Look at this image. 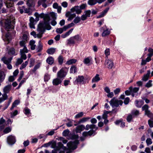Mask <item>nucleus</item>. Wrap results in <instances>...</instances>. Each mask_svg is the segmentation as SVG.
<instances>
[{"mask_svg":"<svg viewBox=\"0 0 153 153\" xmlns=\"http://www.w3.org/2000/svg\"><path fill=\"white\" fill-rule=\"evenodd\" d=\"M34 15L36 17V21H38L39 20V18H43L44 22L40 23L38 25L37 30L39 32V34H36L35 32L33 31L30 34L35 38H41L45 29L50 30L51 28V26L49 25L50 18L48 15L45 14L43 13L39 14L38 13L36 12Z\"/></svg>","mask_w":153,"mask_h":153,"instance_id":"nucleus-1","label":"nucleus"},{"mask_svg":"<svg viewBox=\"0 0 153 153\" xmlns=\"http://www.w3.org/2000/svg\"><path fill=\"white\" fill-rule=\"evenodd\" d=\"M14 19L13 17H10L6 20L4 27L6 29H13L14 24Z\"/></svg>","mask_w":153,"mask_h":153,"instance_id":"nucleus-2","label":"nucleus"},{"mask_svg":"<svg viewBox=\"0 0 153 153\" xmlns=\"http://www.w3.org/2000/svg\"><path fill=\"white\" fill-rule=\"evenodd\" d=\"M78 143V141L77 140H76L74 142H69L67 144V146L68 149L69 150H74L76 149L77 147V145ZM71 151H70V152Z\"/></svg>","mask_w":153,"mask_h":153,"instance_id":"nucleus-3","label":"nucleus"},{"mask_svg":"<svg viewBox=\"0 0 153 153\" xmlns=\"http://www.w3.org/2000/svg\"><path fill=\"white\" fill-rule=\"evenodd\" d=\"M110 103L111 105L113 107H117L119 105H122L123 103V102L122 100H118L114 98L111 100Z\"/></svg>","mask_w":153,"mask_h":153,"instance_id":"nucleus-4","label":"nucleus"},{"mask_svg":"<svg viewBox=\"0 0 153 153\" xmlns=\"http://www.w3.org/2000/svg\"><path fill=\"white\" fill-rule=\"evenodd\" d=\"M62 134L64 136L67 137L68 139H76L78 137L77 135H74L71 136L69 131L68 129L64 130Z\"/></svg>","mask_w":153,"mask_h":153,"instance_id":"nucleus-5","label":"nucleus"},{"mask_svg":"<svg viewBox=\"0 0 153 153\" xmlns=\"http://www.w3.org/2000/svg\"><path fill=\"white\" fill-rule=\"evenodd\" d=\"M11 58H8L5 57H3L1 59V60L4 63L7 65V68L9 69H11L12 68V65L10 64L11 62Z\"/></svg>","mask_w":153,"mask_h":153,"instance_id":"nucleus-6","label":"nucleus"},{"mask_svg":"<svg viewBox=\"0 0 153 153\" xmlns=\"http://www.w3.org/2000/svg\"><path fill=\"white\" fill-rule=\"evenodd\" d=\"M84 78L83 76L79 75L76 77V79L74 81V83L75 84H84Z\"/></svg>","mask_w":153,"mask_h":153,"instance_id":"nucleus-7","label":"nucleus"},{"mask_svg":"<svg viewBox=\"0 0 153 153\" xmlns=\"http://www.w3.org/2000/svg\"><path fill=\"white\" fill-rule=\"evenodd\" d=\"M101 31L102 32V36H105L108 35L110 33V31L105 26L101 28Z\"/></svg>","mask_w":153,"mask_h":153,"instance_id":"nucleus-8","label":"nucleus"},{"mask_svg":"<svg viewBox=\"0 0 153 153\" xmlns=\"http://www.w3.org/2000/svg\"><path fill=\"white\" fill-rule=\"evenodd\" d=\"M67 73L65 71L64 68H62L57 73V77L60 79L63 78L65 77Z\"/></svg>","mask_w":153,"mask_h":153,"instance_id":"nucleus-9","label":"nucleus"},{"mask_svg":"<svg viewBox=\"0 0 153 153\" xmlns=\"http://www.w3.org/2000/svg\"><path fill=\"white\" fill-rule=\"evenodd\" d=\"M149 106L147 105H145L142 107V110L143 111H145V114L147 115L149 117H151L152 115V113L150 112V111L148 109Z\"/></svg>","mask_w":153,"mask_h":153,"instance_id":"nucleus-10","label":"nucleus"},{"mask_svg":"<svg viewBox=\"0 0 153 153\" xmlns=\"http://www.w3.org/2000/svg\"><path fill=\"white\" fill-rule=\"evenodd\" d=\"M105 65L109 69H112L114 67V63L111 60L106 59L105 61Z\"/></svg>","mask_w":153,"mask_h":153,"instance_id":"nucleus-11","label":"nucleus"},{"mask_svg":"<svg viewBox=\"0 0 153 153\" xmlns=\"http://www.w3.org/2000/svg\"><path fill=\"white\" fill-rule=\"evenodd\" d=\"M92 58L89 56L85 58L83 61L84 63L87 65H89L92 64Z\"/></svg>","mask_w":153,"mask_h":153,"instance_id":"nucleus-12","label":"nucleus"},{"mask_svg":"<svg viewBox=\"0 0 153 153\" xmlns=\"http://www.w3.org/2000/svg\"><path fill=\"white\" fill-rule=\"evenodd\" d=\"M58 147L56 149L53 150L52 151V153H57V151H59L60 149L62 148L63 149L65 150L66 149L65 147H64L63 145L61 142H59L58 143Z\"/></svg>","mask_w":153,"mask_h":153,"instance_id":"nucleus-13","label":"nucleus"},{"mask_svg":"<svg viewBox=\"0 0 153 153\" xmlns=\"http://www.w3.org/2000/svg\"><path fill=\"white\" fill-rule=\"evenodd\" d=\"M71 11L72 12L75 11L77 14H80L81 12V10L80 7L78 6H76L72 8L71 9Z\"/></svg>","mask_w":153,"mask_h":153,"instance_id":"nucleus-14","label":"nucleus"},{"mask_svg":"<svg viewBox=\"0 0 153 153\" xmlns=\"http://www.w3.org/2000/svg\"><path fill=\"white\" fill-rule=\"evenodd\" d=\"M62 81V80L57 77L53 79L52 83L54 85H58L61 83Z\"/></svg>","mask_w":153,"mask_h":153,"instance_id":"nucleus-15","label":"nucleus"},{"mask_svg":"<svg viewBox=\"0 0 153 153\" xmlns=\"http://www.w3.org/2000/svg\"><path fill=\"white\" fill-rule=\"evenodd\" d=\"M65 16L68 18V20L69 21L72 20L75 17L76 14L74 13L71 14L70 12H68L66 13Z\"/></svg>","mask_w":153,"mask_h":153,"instance_id":"nucleus-16","label":"nucleus"},{"mask_svg":"<svg viewBox=\"0 0 153 153\" xmlns=\"http://www.w3.org/2000/svg\"><path fill=\"white\" fill-rule=\"evenodd\" d=\"M7 141L9 144H14L16 142L15 137L12 136H9L7 138Z\"/></svg>","mask_w":153,"mask_h":153,"instance_id":"nucleus-17","label":"nucleus"},{"mask_svg":"<svg viewBox=\"0 0 153 153\" xmlns=\"http://www.w3.org/2000/svg\"><path fill=\"white\" fill-rule=\"evenodd\" d=\"M85 128V126L83 125L77 126L76 129L75 131L76 133H80Z\"/></svg>","mask_w":153,"mask_h":153,"instance_id":"nucleus-18","label":"nucleus"},{"mask_svg":"<svg viewBox=\"0 0 153 153\" xmlns=\"http://www.w3.org/2000/svg\"><path fill=\"white\" fill-rule=\"evenodd\" d=\"M11 88V85H8L5 86L3 89L4 93L5 94L8 93L10 91Z\"/></svg>","mask_w":153,"mask_h":153,"instance_id":"nucleus-19","label":"nucleus"},{"mask_svg":"<svg viewBox=\"0 0 153 153\" xmlns=\"http://www.w3.org/2000/svg\"><path fill=\"white\" fill-rule=\"evenodd\" d=\"M5 76V75L4 72L0 70V86L1 85V83L4 80Z\"/></svg>","mask_w":153,"mask_h":153,"instance_id":"nucleus-20","label":"nucleus"},{"mask_svg":"<svg viewBox=\"0 0 153 153\" xmlns=\"http://www.w3.org/2000/svg\"><path fill=\"white\" fill-rule=\"evenodd\" d=\"M36 20H35L32 17H31L30 19L29 26L31 28H35L34 26L35 24L34 22Z\"/></svg>","mask_w":153,"mask_h":153,"instance_id":"nucleus-21","label":"nucleus"},{"mask_svg":"<svg viewBox=\"0 0 153 153\" xmlns=\"http://www.w3.org/2000/svg\"><path fill=\"white\" fill-rule=\"evenodd\" d=\"M73 30V28L71 29L69 31H68V32H66L65 33L62 34L61 36V37L63 38H65L69 36L70 35V34L72 33Z\"/></svg>","mask_w":153,"mask_h":153,"instance_id":"nucleus-22","label":"nucleus"},{"mask_svg":"<svg viewBox=\"0 0 153 153\" xmlns=\"http://www.w3.org/2000/svg\"><path fill=\"white\" fill-rule=\"evenodd\" d=\"M100 79L99 77V75L98 74H97L96 76L93 78L92 80V83L97 82L100 80Z\"/></svg>","mask_w":153,"mask_h":153,"instance_id":"nucleus-23","label":"nucleus"},{"mask_svg":"<svg viewBox=\"0 0 153 153\" xmlns=\"http://www.w3.org/2000/svg\"><path fill=\"white\" fill-rule=\"evenodd\" d=\"M35 41L33 40H31L29 43V45L30 46V48L32 50H34L35 49L36 45L35 44Z\"/></svg>","mask_w":153,"mask_h":153,"instance_id":"nucleus-24","label":"nucleus"},{"mask_svg":"<svg viewBox=\"0 0 153 153\" xmlns=\"http://www.w3.org/2000/svg\"><path fill=\"white\" fill-rule=\"evenodd\" d=\"M109 10V8H107L103 11L102 12L100 15L97 16V18H99L103 17L107 13Z\"/></svg>","mask_w":153,"mask_h":153,"instance_id":"nucleus-25","label":"nucleus"},{"mask_svg":"<svg viewBox=\"0 0 153 153\" xmlns=\"http://www.w3.org/2000/svg\"><path fill=\"white\" fill-rule=\"evenodd\" d=\"M94 133L92 130H91L88 132L85 131L82 133V135L84 137L87 136L88 135H91Z\"/></svg>","mask_w":153,"mask_h":153,"instance_id":"nucleus-26","label":"nucleus"},{"mask_svg":"<svg viewBox=\"0 0 153 153\" xmlns=\"http://www.w3.org/2000/svg\"><path fill=\"white\" fill-rule=\"evenodd\" d=\"M90 118L89 117H85L80 119L78 121V123L80 124L81 123H84L88 121Z\"/></svg>","mask_w":153,"mask_h":153,"instance_id":"nucleus-27","label":"nucleus"},{"mask_svg":"<svg viewBox=\"0 0 153 153\" xmlns=\"http://www.w3.org/2000/svg\"><path fill=\"white\" fill-rule=\"evenodd\" d=\"M139 89V88L135 87L134 88H133L131 87V94H132V96L133 97H134V93H136L137 92H138Z\"/></svg>","mask_w":153,"mask_h":153,"instance_id":"nucleus-28","label":"nucleus"},{"mask_svg":"<svg viewBox=\"0 0 153 153\" xmlns=\"http://www.w3.org/2000/svg\"><path fill=\"white\" fill-rule=\"evenodd\" d=\"M144 102L142 101H138L136 100L135 101L136 106L138 108H140L143 104Z\"/></svg>","mask_w":153,"mask_h":153,"instance_id":"nucleus-29","label":"nucleus"},{"mask_svg":"<svg viewBox=\"0 0 153 153\" xmlns=\"http://www.w3.org/2000/svg\"><path fill=\"white\" fill-rule=\"evenodd\" d=\"M46 0H39L38 2V6H40L41 4L42 5V6L45 8L46 7V5L44 3Z\"/></svg>","mask_w":153,"mask_h":153,"instance_id":"nucleus-30","label":"nucleus"},{"mask_svg":"<svg viewBox=\"0 0 153 153\" xmlns=\"http://www.w3.org/2000/svg\"><path fill=\"white\" fill-rule=\"evenodd\" d=\"M96 128H97V127H96L95 125L94 124H92L91 125H87L86 126V130H88L89 129H94Z\"/></svg>","mask_w":153,"mask_h":153,"instance_id":"nucleus-31","label":"nucleus"},{"mask_svg":"<svg viewBox=\"0 0 153 153\" xmlns=\"http://www.w3.org/2000/svg\"><path fill=\"white\" fill-rule=\"evenodd\" d=\"M47 62L50 65H52L54 62V59L52 57L48 58L46 60Z\"/></svg>","mask_w":153,"mask_h":153,"instance_id":"nucleus-32","label":"nucleus"},{"mask_svg":"<svg viewBox=\"0 0 153 153\" xmlns=\"http://www.w3.org/2000/svg\"><path fill=\"white\" fill-rule=\"evenodd\" d=\"M66 30H65L64 26L62 28H57L56 29V31L58 33L61 34L63 33L64 31H65Z\"/></svg>","mask_w":153,"mask_h":153,"instance_id":"nucleus-33","label":"nucleus"},{"mask_svg":"<svg viewBox=\"0 0 153 153\" xmlns=\"http://www.w3.org/2000/svg\"><path fill=\"white\" fill-rule=\"evenodd\" d=\"M77 61V60L75 59H71L68 61L66 63V64L70 65L73 63H75Z\"/></svg>","mask_w":153,"mask_h":153,"instance_id":"nucleus-34","label":"nucleus"},{"mask_svg":"<svg viewBox=\"0 0 153 153\" xmlns=\"http://www.w3.org/2000/svg\"><path fill=\"white\" fill-rule=\"evenodd\" d=\"M20 103V101L19 100H16L14 101L12 104V107L11 108V109H13L14 108L16 107L18 104Z\"/></svg>","mask_w":153,"mask_h":153,"instance_id":"nucleus-35","label":"nucleus"},{"mask_svg":"<svg viewBox=\"0 0 153 153\" xmlns=\"http://www.w3.org/2000/svg\"><path fill=\"white\" fill-rule=\"evenodd\" d=\"M77 69L75 66H72L70 69V72L71 73H75L77 72Z\"/></svg>","mask_w":153,"mask_h":153,"instance_id":"nucleus-36","label":"nucleus"},{"mask_svg":"<svg viewBox=\"0 0 153 153\" xmlns=\"http://www.w3.org/2000/svg\"><path fill=\"white\" fill-rule=\"evenodd\" d=\"M97 2V0H89L88 4L90 5H93Z\"/></svg>","mask_w":153,"mask_h":153,"instance_id":"nucleus-37","label":"nucleus"},{"mask_svg":"<svg viewBox=\"0 0 153 153\" xmlns=\"http://www.w3.org/2000/svg\"><path fill=\"white\" fill-rule=\"evenodd\" d=\"M55 51V49L54 48H51L48 49L47 51V52L49 54H53Z\"/></svg>","mask_w":153,"mask_h":153,"instance_id":"nucleus-38","label":"nucleus"},{"mask_svg":"<svg viewBox=\"0 0 153 153\" xmlns=\"http://www.w3.org/2000/svg\"><path fill=\"white\" fill-rule=\"evenodd\" d=\"M41 64V62H39L34 67L33 69L32 70V71L33 72H35L37 69L39 68Z\"/></svg>","mask_w":153,"mask_h":153,"instance_id":"nucleus-39","label":"nucleus"},{"mask_svg":"<svg viewBox=\"0 0 153 153\" xmlns=\"http://www.w3.org/2000/svg\"><path fill=\"white\" fill-rule=\"evenodd\" d=\"M28 64V61H26L25 62L23 63L21 65L20 67V70H22V69L25 68L27 65Z\"/></svg>","mask_w":153,"mask_h":153,"instance_id":"nucleus-40","label":"nucleus"},{"mask_svg":"<svg viewBox=\"0 0 153 153\" xmlns=\"http://www.w3.org/2000/svg\"><path fill=\"white\" fill-rule=\"evenodd\" d=\"M150 74V71H148L147 74L144 76L143 78V80L144 81H146L148 79Z\"/></svg>","mask_w":153,"mask_h":153,"instance_id":"nucleus-41","label":"nucleus"},{"mask_svg":"<svg viewBox=\"0 0 153 153\" xmlns=\"http://www.w3.org/2000/svg\"><path fill=\"white\" fill-rule=\"evenodd\" d=\"M131 114L134 117L137 116L139 114V111L137 110H133L131 112Z\"/></svg>","mask_w":153,"mask_h":153,"instance_id":"nucleus-42","label":"nucleus"},{"mask_svg":"<svg viewBox=\"0 0 153 153\" xmlns=\"http://www.w3.org/2000/svg\"><path fill=\"white\" fill-rule=\"evenodd\" d=\"M110 111H104V113L102 116V118L103 119H107V114H108Z\"/></svg>","mask_w":153,"mask_h":153,"instance_id":"nucleus-43","label":"nucleus"},{"mask_svg":"<svg viewBox=\"0 0 153 153\" xmlns=\"http://www.w3.org/2000/svg\"><path fill=\"white\" fill-rule=\"evenodd\" d=\"M35 60L33 58H31L30 59V62L29 63V67L31 68L34 65L35 63Z\"/></svg>","mask_w":153,"mask_h":153,"instance_id":"nucleus-44","label":"nucleus"},{"mask_svg":"<svg viewBox=\"0 0 153 153\" xmlns=\"http://www.w3.org/2000/svg\"><path fill=\"white\" fill-rule=\"evenodd\" d=\"M21 57L22 59L25 60L27 58V56L25 54L22 52V51H20Z\"/></svg>","mask_w":153,"mask_h":153,"instance_id":"nucleus-45","label":"nucleus"},{"mask_svg":"<svg viewBox=\"0 0 153 153\" xmlns=\"http://www.w3.org/2000/svg\"><path fill=\"white\" fill-rule=\"evenodd\" d=\"M74 25V24L73 23H71L68 24L67 26H65V30H67L68 28H70L71 27H73Z\"/></svg>","mask_w":153,"mask_h":153,"instance_id":"nucleus-46","label":"nucleus"},{"mask_svg":"<svg viewBox=\"0 0 153 153\" xmlns=\"http://www.w3.org/2000/svg\"><path fill=\"white\" fill-rule=\"evenodd\" d=\"M81 20L80 18L79 17H76L74 20V22L75 23L77 24Z\"/></svg>","mask_w":153,"mask_h":153,"instance_id":"nucleus-47","label":"nucleus"},{"mask_svg":"<svg viewBox=\"0 0 153 153\" xmlns=\"http://www.w3.org/2000/svg\"><path fill=\"white\" fill-rule=\"evenodd\" d=\"M105 55L106 57L108 58V56L110 54V50L109 48L106 49L105 51Z\"/></svg>","mask_w":153,"mask_h":153,"instance_id":"nucleus-48","label":"nucleus"},{"mask_svg":"<svg viewBox=\"0 0 153 153\" xmlns=\"http://www.w3.org/2000/svg\"><path fill=\"white\" fill-rule=\"evenodd\" d=\"M146 142L147 146L150 145L152 143V140L150 138H147L146 140Z\"/></svg>","mask_w":153,"mask_h":153,"instance_id":"nucleus-49","label":"nucleus"},{"mask_svg":"<svg viewBox=\"0 0 153 153\" xmlns=\"http://www.w3.org/2000/svg\"><path fill=\"white\" fill-rule=\"evenodd\" d=\"M5 3L7 7L9 8L13 7V4L11 3H8L7 1H5Z\"/></svg>","mask_w":153,"mask_h":153,"instance_id":"nucleus-50","label":"nucleus"},{"mask_svg":"<svg viewBox=\"0 0 153 153\" xmlns=\"http://www.w3.org/2000/svg\"><path fill=\"white\" fill-rule=\"evenodd\" d=\"M24 74V72L22 71L20 72V76L18 79V81L19 82L23 77Z\"/></svg>","mask_w":153,"mask_h":153,"instance_id":"nucleus-51","label":"nucleus"},{"mask_svg":"<svg viewBox=\"0 0 153 153\" xmlns=\"http://www.w3.org/2000/svg\"><path fill=\"white\" fill-rule=\"evenodd\" d=\"M133 117H134L131 114H129L127 119V121L128 122H130Z\"/></svg>","mask_w":153,"mask_h":153,"instance_id":"nucleus-52","label":"nucleus"},{"mask_svg":"<svg viewBox=\"0 0 153 153\" xmlns=\"http://www.w3.org/2000/svg\"><path fill=\"white\" fill-rule=\"evenodd\" d=\"M83 115V113L82 112H80L77 114L75 116V118H78L82 117Z\"/></svg>","mask_w":153,"mask_h":153,"instance_id":"nucleus-53","label":"nucleus"},{"mask_svg":"<svg viewBox=\"0 0 153 153\" xmlns=\"http://www.w3.org/2000/svg\"><path fill=\"white\" fill-rule=\"evenodd\" d=\"M73 38L76 39V41H79L81 40V39L79 35H77L73 37Z\"/></svg>","mask_w":153,"mask_h":153,"instance_id":"nucleus-54","label":"nucleus"},{"mask_svg":"<svg viewBox=\"0 0 153 153\" xmlns=\"http://www.w3.org/2000/svg\"><path fill=\"white\" fill-rule=\"evenodd\" d=\"M131 87H130L129 88L128 90H126L125 92V93L127 95H129L130 94H131Z\"/></svg>","mask_w":153,"mask_h":153,"instance_id":"nucleus-55","label":"nucleus"},{"mask_svg":"<svg viewBox=\"0 0 153 153\" xmlns=\"http://www.w3.org/2000/svg\"><path fill=\"white\" fill-rule=\"evenodd\" d=\"M51 16L54 19H56V14L52 12L50 13Z\"/></svg>","mask_w":153,"mask_h":153,"instance_id":"nucleus-56","label":"nucleus"},{"mask_svg":"<svg viewBox=\"0 0 153 153\" xmlns=\"http://www.w3.org/2000/svg\"><path fill=\"white\" fill-rule=\"evenodd\" d=\"M9 53L10 54L15 55V51L13 48H11L10 49Z\"/></svg>","mask_w":153,"mask_h":153,"instance_id":"nucleus-57","label":"nucleus"},{"mask_svg":"<svg viewBox=\"0 0 153 153\" xmlns=\"http://www.w3.org/2000/svg\"><path fill=\"white\" fill-rule=\"evenodd\" d=\"M23 62V59L21 58L19 59H18L17 61L16 62V65H19L21 64Z\"/></svg>","mask_w":153,"mask_h":153,"instance_id":"nucleus-58","label":"nucleus"},{"mask_svg":"<svg viewBox=\"0 0 153 153\" xmlns=\"http://www.w3.org/2000/svg\"><path fill=\"white\" fill-rule=\"evenodd\" d=\"M152 81L149 80L146 84V87L147 88H149L152 86Z\"/></svg>","mask_w":153,"mask_h":153,"instance_id":"nucleus-59","label":"nucleus"},{"mask_svg":"<svg viewBox=\"0 0 153 153\" xmlns=\"http://www.w3.org/2000/svg\"><path fill=\"white\" fill-rule=\"evenodd\" d=\"M24 111L25 114L27 115H28L30 113V109L27 108H25Z\"/></svg>","mask_w":153,"mask_h":153,"instance_id":"nucleus-60","label":"nucleus"},{"mask_svg":"<svg viewBox=\"0 0 153 153\" xmlns=\"http://www.w3.org/2000/svg\"><path fill=\"white\" fill-rule=\"evenodd\" d=\"M50 79V76L48 74H45L44 76V80L45 81H48Z\"/></svg>","mask_w":153,"mask_h":153,"instance_id":"nucleus-61","label":"nucleus"},{"mask_svg":"<svg viewBox=\"0 0 153 153\" xmlns=\"http://www.w3.org/2000/svg\"><path fill=\"white\" fill-rule=\"evenodd\" d=\"M70 82V81L69 80H65L64 81L63 84L65 86H66L69 84Z\"/></svg>","mask_w":153,"mask_h":153,"instance_id":"nucleus-62","label":"nucleus"},{"mask_svg":"<svg viewBox=\"0 0 153 153\" xmlns=\"http://www.w3.org/2000/svg\"><path fill=\"white\" fill-rule=\"evenodd\" d=\"M120 88H117L114 90V92L115 94H117L119 93L120 92Z\"/></svg>","mask_w":153,"mask_h":153,"instance_id":"nucleus-63","label":"nucleus"},{"mask_svg":"<svg viewBox=\"0 0 153 153\" xmlns=\"http://www.w3.org/2000/svg\"><path fill=\"white\" fill-rule=\"evenodd\" d=\"M11 131V129L10 128L8 127L4 130V132L5 133H7L10 132Z\"/></svg>","mask_w":153,"mask_h":153,"instance_id":"nucleus-64","label":"nucleus"}]
</instances>
